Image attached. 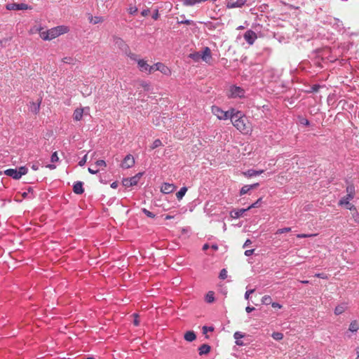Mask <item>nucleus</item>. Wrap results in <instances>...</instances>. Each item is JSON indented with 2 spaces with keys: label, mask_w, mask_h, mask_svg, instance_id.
<instances>
[{
  "label": "nucleus",
  "mask_w": 359,
  "mask_h": 359,
  "mask_svg": "<svg viewBox=\"0 0 359 359\" xmlns=\"http://www.w3.org/2000/svg\"><path fill=\"white\" fill-rule=\"evenodd\" d=\"M231 121L233 126L241 133H248L249 132L247 118L241 111L232 108Z\"/></svg>",
  "instance_id": "obj_1"
},
{
  "label": "nucleus",
  "mask_w": 359,
  "mask_h": 359,
  "mask_svg": "<svg viewBox=\"0 0 359 359\" xmlns=\"http://www.w3.org/2000/svg\"><path fill=\"white\" fill-rule=\"evenodd\" d=\"M28 168L26 166H20L18 168H9L4 171L6 175L12 177L14 180H19L22 175L27 173Z\"/></svg>",
  "instance_id": "obj_2"
},
{
  "label": "nucleus",
  "mask_w": 359,
  "mask_h": 359,
  "mask_svg": "<svg viewBox=\"0 0 359 359\" xmlns=\"http://www.w3.org/2000/svg\"><path fill=\"white\" fill-rule=\"evenodd\" d=\"M324 25H331L337 32H342L344 29L343 22L338 18L332 16H326L323 20H320Z\"/></svg>",
  "instance_id": "obj_3"
},
{
  "label": "nucleus",
  "mask_w": 359,
  "mask_h": 359,
  "mask_svg": "<svg viewBox=\"0 0 359 359\" xmlns=\"http://www.w3.org/2000/svg\"><path fill=\"white\" fill-rule=\"evenodd\" d=\"M212 113L219 120H227L231 118V109L224 111L219 107L212 106Z\"/></svg>",
  "instance_id": "obj_4"
},
{
  "label": "nucleus",
  "mask_w": 359,
  "mask_h": 359,
  "mask_svg": "<svg viewBox=\"0 0 359 359\" xmlns=\"http://www.w3.org/2000/svg\"><path fill=\"white\" fill-rule=\"evenodd\" d=\"M245 96V90L241 87L231 86L229 88V97L231 98H241Z\"/></svg>",
  "instance_id": "obj_5"
},
{
  "label": "nucleus",
  "mask_w": 359,
  "mask_h": 359,
  "mask_svg": "<svg viewBox=\"0 0 359 359\" xmlns=\"http://www.w3.org/2000/svg\"><path fill=\"white\" fill-rule=\"evenodd\" d=\"M113 41L115 46L118 48L125 54H128L129 46L126 44L123 39L118 36H114Z\"/></svg>",
  "instance_id": "obj_6"
},
{
  "label": "nucleus",
  "mask_w": 359,
  "mask_h": 359,
  "mask_svg": "<svg viewBox=\"0 0 359 359\" xmlns=\"http://www.w3.org/2000/svg\"><path fill=\"white\" fill-rule=\"evenodd\" d=\"M135 165V158L131 154H128L123 158L121 167L123 169H128Z\"/></svg>",
  "instance_id": "obj_7"
},
{
  "label": "nucleus",
  "mask_w": 359,
  "mask_h": 359,
  "mask_svg": "<svg viewBox=\"0 0 359 359\" xmlns=\"http://www.w3.org/2000/svg\"><path fill=\"white\" fill-rule=\"evenodd\" d=\"M359 330V323L356 320L351 322L348 331L345 333L347 338H351V333H356Z\"/></svg>",
  "instance_id": "obj_8"
},
{
  "label": "nucleus",
  "mask_w": 359,
  "mask_h": 359,
  "mask_svg": "<svg viewBox=\"0 0 359 359\" xmlns=\"http://www.w3.org/2000/svg\"><path fill=\"white\" fill-rule=\"evenodd\" d=\"M6 8L7 10H16V11L26 10V9L30 8V7H29L28 5L26 4H23V3L17 4V3H14V2L6 4Z\"/></svg>",
  "instance_id": "obj_9"
},
{
  "label": "nucleus",
  "mask_w": 359,
  "mask_h": 359,
  "mask_svg": "<svg viewBox=\"0 0 359 359\" xmlns=\"http://www.w3.org/2000/svg\"><path fill=\"white\" fill-rule=\"evenodd\" d=\"M243 37L249 45H252L257 38L256 33L251 29L247 30Z\"/></svg>",
  "instance_id": "obj_10"
},
{
  "label": "nucleus",
  "mask_w": 359,
  "mask_h": 359,
  "mask_svg": "<svg viewBox=\"0 0 359 359\" xmlns=\"http://www.w3.org/2000/svg\"><path fill=\"white\" fill-rule=\"evenodd\" d=\"M201 58L205 62H209L212 59L211 50L208 47L203 48V51L200 53Z\"/></svg>",
  "instance_id": "obj_11"
},
{
  "label": "nucleus",
  "mask_w": 359,
  "mask_h": 359,
  "mask_svg": "<svg viewBox=\"0 0 359 359\" xmlns=\"http://www.w3.org/2000/svg\"><path fill=\"white\" fill-rule=\"evenodd\" d=\"M156 66H157L158 71L161 72L163 74L166 76L171 74V70L163 63L156 62Z\"/></svg>",
  "instance_id": "obj_12"
},
{
  "label": "nucleus",
  "mask_w": 359,
  "mask_h": 359,
  "mask_svg": "<svg viewBox=\"0 0 359 359\" xmlns=\"http://www.w3.org/2000/svg\"><path fill=\"white\" fill-rule=\"evenodd\" d=\"M175 189L173 184L163 183L161 187V191L165 194L172 193Z\"/></svg>",
  "instance_id": "obj_13"
},
{
  "label": "nucleus",
  "mask_w": 359,
  "mask_h": 359,
  "mask_svg": "<svg viewBox=\"0 0 359 359\" xmlns=\"http://www.w3.org/2000/svg\"><path fill=\"white\" fill-rule=\"evenodd\" d=\"M137 66L141 72H148L149 73V66L147 61L142 59H140L137 60Z\"/></svg>",
  "instance_id": "obj_14"
},
{
  "label": "nucleus",
  "mask_w": 359,
  "mask_h": 359,
  "mask_svg": "<svg viewBox=\"0 0 359 359\" xmlns=\"http://www.w3.org/2000/svg\"><path fill=\"white\" fill-rule=\"evenodd\" d=\"M85 113V109L82 108H77L74 110L73 114L74 120L79 121H81L83 118V116Z\"/></svg>",
  "instance_id": "obj_15"
},
{
  "label": "nucleus",
  "mask_w": 359,
  "mask_h": 359,
  "mask_svg": "<svg viewBox=\"0 0 359 359\" xmlns=\"http://www.w3.org/2000/svg\"><path fill=\"white\" fill-rule=\"evenodd\" d=\"M73 191L76 194H83L84 192V189L83 188V182L80 181L76 182L73 186Z\"/></svg>",
  "instance_id": "obj_16"
},
{
  "label": "nucleus",
  "mask_w": 359,
  "mask_h": 359,
  "mask_svg": "<svg viewBox=\"0 0 359 359\" xmlns=\"http://www.w3.org/2000/svg\"><path fill=\"white\" fill-rule=\"evenodd\" d=\"M137 184L136 181V177H132L130 178L124 179L123 181V184L126 187H130L135 186Z\"/></svg>",
  "instance_id": "obj_17"
},
{
  "label": "nucleus",
  "mask_w": 359,
  "mask_h": 359,
  "mask_svg": "<svg viewBox=\"0 0 359 359\" xmlns=\"http://www.w3.org/2000/svg\"><path fill=\"white\" fill-rule=\"evenodd\" d=\"M88 20L90 23L96 25L103 22L104 19L101 16H93L91 14H88Z\"/></svg>",
  "instance_id": "obj_18"
},
{
  "label": "nucleus",
  "mask_w": 359,
  "mask_h": 359,
  "mask_svg": "<svg viewBox=\"0 0 359 359\" xmlns=\"http://www.w3.org/2000/svg\"><path fill=\"white\" fill-rule=\"evenodd\" d=\"M245 3V1H227L226 7L228 8H241Z\"/></svg>",
  "instance_id": "obj_19"
},
{
  "label": "nucleus",
  "mask_w": 359,
  "mask_h": 359,
  "mask_svg": "<svg viewBox=\"0 0 359 359\" xmlns=\"http://www.w3.org/2000/svg\"><path fill=\"white\" fill-rule=\"evenodd\" d=\"M184 338L186 341L191 342L196 339V336L194 331H187L184 334Z\"/></svg>",
  "instance_id": "obj_20"
},
{
  "label": "nucleus",
  "mask_w": 359,
  "mask_h": 359,
  "mask_svg": "<svg viewBox=\"0 0 359 359\" xmlns=\"http://www.w3.org/2000/svg\"><path fill=\"white\" fill-rule=\"evenodd\" d=\"M347 309V306L346 304H341L337 306L334 309V314L339 316L343 313L346 309Z\"/></svg>",
  "instance_id": "obj_21"
},
{
  "label": "nucleus",
  "mask_w": 359,
  "mask_h": 359,
  "mask_svg": "<svg viewBox=\"0 0 359 359\" xmlns=\"http://www.w3.org/2000/svg\"><path fill=\"white\" fill-rule=\"evenodd\" d=\"M354 198L350 195H346L344 197H342L338 203V205L339 206H343L344 204H348V203H350V201L353 200Z\"/></svg>",
  "instance_id": "obj_22"
},
{
  "label": "nucleus",
  "mask_w": 359,
  "mask_h": 359,
  "mask_svg": "<svg viewBox=\"0 0 359 359\" xmlns=\"http://www.w3.org/2000/svg\"><path fill=\"white\" fill-rule=\"evenodd\" d=\"M210 346L208 344H203L201 345L198 348L199 355H205L210 352Z\"/></svg>",
  "instance_id": "obj_23"
},
{
  "label": "nucleus",
  "mask_w": 359,
  "mask_h": 359,
  "mask_svg": "<svg viewBox=\"0 0 359 359\" xmlns=\"http://www.w3.org/2000/svg\"><path fill=\"white\" fill-rule=\"evenodd\" d=\"M244 337V334L241 332H236L233 334V337L236 339V344L238 346H243V343L241 341H239L240 339H242Z\"/></svg>",
  "instance_id": "obj_24"
},
{
  "label": "nucleus",
  "mask_w": 359,
  "mask_h": 359,
  "mask_svg": "<svg viewBox=\"0 0 359 359\" xmlns=\"http://www.w3.org/2000/svg\"><path fill=\"white\" fill-rule=\"evenodd\" d=\"M40 109V102H31L29 105V110L34 114H37Z\"/></svg>",
  "instance_id": "obj_25"
},
{
  "label": "nucleus",
  "mask_w": 359,
  "mask_h": 359,
  "mask_svg": "<svg viewBox=\"0 0 359 359\" xmlns=\"http://www.w3.org/2000/svg\"><path fill=\"white\" fill-rule=\"evenodd\" d=\"M346 194L355 197V186L353 184H349L346 189Z\"/></svg>",
  "instance_id": "obj_26"
},
{
  "label": "nucleus",
  "mask_w": 359,
  "mask_h": 359,
  "mask_svg": "<svg viewBox=\"0 0 359 359\" xmlns=\"http://www.w3.org/2000/svg\"><path fill=\"white\" fill-rule=\"evenodd\" d=\"M263 172H264L263 170H253V169H250L247 171L246 175L249 177H253V176L259 175L260 174H262Z\"/></svg>",
  "instance_id": "obj_27"
},
{
  "label": "nucleus",
  "mask_w": 359,
  "mask_h": 359,
  "mask_svg": "<svg viewBox=\"0 0 359 359\" xmlns=\"http://www.w3.org/2000/svg\"><path fill=\"white\" fill-rule=\"evenodd\" d=\"M55 28L57 31V34L59 36L61 34L67 33L69 32V28L64 25L57 26V27H55Z\"/></svg>",
  "instance_id": "obj_28"
},
{
  "label": "nucleus",
  "mask_w": 359,
  "mask_h": 359,
  "mask_svg": "<svg viewBox=\"0 0 359 359\" xmlns=\"http://www.w3.org/2000/svg\"><path fill=\"white\" fill-rule=\"evenodd\" d=\"M187 191V188L186 187H182L179 191L176 194V197L178 200H181L184 196L185 195Z\"/></svg>",
  "instance_id": "obj_29"
},
{
  "label": "nucleus",
  "mask_w": 359,
  "mask_h": 359,
  "mask_svg": "<svg viewBox=\"0 0 359 359\" xmlns=\"http://www.w3.org/2000/svg\"><path fill=\"white\" fill-rule=\"evenodd\" d=\"M48 34H49L50 40L59 36V35L57 34V31L55 27L48 29Z\"/></svg>",
  "instance_id": "obj_30"
},
{
  "label": "nucleus",
  "mask_w": 359,
  "mask_h": 359,
  "mask_svg": "<svg viewBox=\"0 0 359 359\" xmlns=\"http://www.w3.org/2000/svg\"><path fill=\"white\" fill-rule=\"evenodd\" d=\"M214 292L209 291L205 295V301L208 303H212L215 301Z\"/></svg>",
  "instance_id": "obj_31"
},
{
  "label": "nucleus",
  "mask_w": 359,
  "mask_h": 359,
  "mask_svg": "<svg viewBox=\"0 0 359 359\" xmlns=\"http://www.w3.org/2000/svg\"><path fill=\"white\" fill-rule=\"evenodd\" d=\"M262 198H258L255 203L251 204L250 206H248L246 210H250L251 208H259L262 205Z\"/></svg>",
  "instance_id": "obj_32"
},
{
  "label": "nucleus",
  "mask_w": 359,
  "mask_h": 359,
  "mask_svg": "<svg viewBox=\"0 0 359 359\" xmlns=\"http://www.w3.org/2000/svg\"><path fill=\"white\" fill-rule=\"evenodd\" d=\"M262 303L263 304H265V305H269V304H271L272 303V299L270 296L269 295H264L262 298Z\"/></svg>",
  "instance_id": "obj_33"
},
{
  "label": "nucleus",
  "mask_w": 359,
  "mask_h": 359,
  "mask_svg": "<svg viewBox=\"0 0 359 359\" xmlns=\"http://www.w3.org/2000/svg\"><path fill=\"white\" fill-rule=\"evenodd\" d=\"M252 189V186L245 185L240 190V195L243 196Z\"/></svg>",
  "instance_id": "obj_34"
},
{
  "label": "nucleus",
  "mask_w": 359,
  "mask_h": 359,
  "mask_svg": "<svg viewBox=\"0 0 359 359\" xmlns=\"http://www.w3.org/2000/svg\"><path fill=\"white\" fill-rule=\"evenodd\" d=\"M351 214H352V218L354 220V222L356 223H358L359 222V213L357 211V209H355V211H352Z\"/></svg>",
  "instance_id": "obj_35"
},
{
  "label": "nucleus",
  "mask_w": 359,
  "mask_h": 359,
  "mask_svg": "<svg viewBox=\"0 0 359 359\" xmlns=\"http://www.w3.org/2000/svg\"><path fill=\"white\" fill-rule=\"evenodd\" d=\"M272 337L275 339V340H280L283 339V334L281 333V332H273L272 334Z\"/></svg>",
  "instance_id": "obj_36"
},
{
  "label": "nucleus",
  "mask_w": 359,
  "mask_h": 359,
  "mask_svg": "<svg viewBox=\"0 0 359 359\" xmlns=\"http://www.w3.org/2000/svg\"><path fill=\"white\" fill-rule=\"evenodd\" d=\"M227 277V271L225 269H223L220 271L219 278L222 280L226 279Z\"/></svg>",
  "instance_id": "obj_37"
},
{
  "label": "nucleus",
  "mask_w": 359,
  "mask_h": 359,
  "mask_svg": "<svg viewBox=\"0 0 359 359\" xmlns=\"http://www.w3.org/2000/svg\"><path fill=\"white\" fill-rule=\"evenodd\" d=\"M40 36H41V38L42 39H43L45 41H50V36H49V34H48V31L41 32L40 33Z\"/></svg>",
  "instance_id": "obj_38"
},
{
  "label": "nucleus",
  "mask_w": 359,
  "mask_h": 359,
  "mask_svg": "<svg viewBox=\"0 0 359 359\" xmlns=\"http://www.w3.org/2000/svg\"><path fill=\"white\" fill-rule=\"evenodd\" d=\"M291 231V228L290 227H285V228H282V229H278L277 231H276V234H282V233H286V232H289Z\"/></svg>",
  "instance_id": "obj_39"
},
{
  "label": "nucleus",
  "mask_w": 359,
  "mask_h": 359,
  "mask_svg": "<svg viewBox=\"0 0 359 359\" xmlns=\"http://www.w3.org/2000/svg\"><path fill=\"white\" fill-rule=\"evenodd\" d=\"M128 57H129L131 60L136 61L137 62V55L135 53H133L130 51V50L128 52V54H126Z\"/></svg>",
  "instance_id": "obj_40"
},
{
  "label": "nucleus",
  "mask_w": 359,
  "mask_h": 359,
  "mask_svg": "<svg viewBox=\"0 0 359 359\" xmlns=\"http://www.w3.org/2000/svg\"><path fill=\"white\" fill-rule=\"evenodd\" d=\"M107 165L106 162L104 160H97L95 163V166L97 168L98 167L104 166L105 167Z\"/></svg>",
  "instance_id": "obj_41"
},
{
  "label": "nucleus",
  "mask_w": 359,
  "mask_h": 359,
  "mask_svg": "<svg viewBox=\"0 0 359 359\" xmlns=\"http://www.w3.org/2000/svg\"><path fill=\"white\" fill-rule=\"evenodd\" d=\"M346 209L349 210L351 212L355 211L356 209L355 206L351 203H348V204H344V205Z\"/></svg>",
  "instance_id": "obj_42"
},
{
  "label": "nucleus",
  "mask_w": 359,
  "mask_h": 359,
  "mask_svg": "<svg viewBox=\"0 0 359 359\" xmlns=\"http://www.w3.org/2000/svg\"><path fill=\"white\" fill-rule=\"evenodd\" d=\"M142 212L149 217H151V218H154L155 217V214H154L153 212H150L149 210L145 209V208H143L142 209Z\"/></svg>",
  "instance_id": "obj_43"
},
{
  "label": "nucleus",
  "mask_w": 359,
  "mask_h": 359,
  "mask_svg": "<svg viewBox=\"0 0 359 359\" xmlns=\"http://www.w3.org/2000/svg\"><path fill=\"white\" fill-rule=\"evenodd\" d=\"M248 210L245 209H240L237 212H235V217H241L245 212H246Z\"/></svg>",
  "instance_id": "obj_44"
},
{
  "label": "nucleus",
  "mask_w": 359,
  "mask_h": 359,
  "mask_svg": "<svg viewBox=\"0 0 359 359\" xmlns=\"http://www.w3.org/2000/svg\"><path fill=\"white\" fill-rule=\"evenodd\" d=\"M162 144L161 141L158 139L154 141L151 148L155 149L160 147Z\"/></svg>",
  "instance_id": "obj_45"
},
{
  "label": "nucleus",
  "mask_w": 359,
  "mask_h": 359,
  "mask_svg": "<svg viewBox=\"0 0 359 359\" xmlns=\"http://www.w3.org/2000/svg\"><path fill=\"white\" fill-rule=\"evenodd\" d=\"M62 62L66 64H72L74 58L72 57H65L62 59Z\"/></svg>",
  "instance_id": "obj_46"
},
{
  "label": "nucleus",
  "mask_w": 359,
  "mask_h": 359,
  "mask_svg": "<svg viewBox=\"0 0 359 359\" xmlns=\"http://www.w3.org/2000/svg\"><path fill=\"white\" fill-rule=\"evenodd\" d=\"M58 160H59V158H58L57 152L55 151V152L53 153L51 155V157H50L51 162L55 163V162L58 161Z\"/></svg>",
  "instance_id": "obj_47"
},
{
  "label": "nucleus",
  "mask_w": 359,
  "mask_h": 359,
  "mask_svg": "<svg viewBox=\"0 0 359 359\" xmlns=\"http://www.w3.org/2000/svg\"><path fill=\"white\" fill-rule=\"evenodd\" d=\"M137 11V8L135 6H130L128 8V12L131 15H134Z\"/></svg>",
  "instance_id": "obj_48"
},
{
  "label": "nucleus",
  "mask_w": 359,
  "mask_h": 359,
  "mask_svg": "<svg viewBox=\"0 0 359 359\" xmlns=\"http://www.w3.org/2000/svg\"><path fill=\"white\" fill-rule=\"evenodd\" d=\"M87 161V154L79 161L78 165L79 166H83Z\"/></svg>",
  "instance_id": "obj_49"
},
{
  "label": "nucleus",
  "mask_w": 359,
  "mask_h": 359,
  "mask_svg": "<svg viewBox=\"0 0 359 359\" xmlns=\"http://www.w3.org/2000/svg\"><path fill=\"white\" fill-rule=\"evenodd\" d=\"M320 85H318V84L313 85L311 88L310 92H312V93L318 92V90L320 89Z\"/></svg>",
  "instance_id": "obj_50"
},
{
  "label": "nucleus",
  "mask_w": 359,
  "mask_h": 359,
  "mask_svg": "<svg viewBox=\"0 0 359 359\" xmlns=\"http://www.w3.org/2000/svg\"><path fill=\"white\" fill-rule=\"evenodd\" d=\"M214 328L212 327L203 326V333L206 334L208 332H212Z\"/></svg>",
  "instance_id": "obj_51"
},
{
  "label": "nucleus",
  "mask_w": 359,
  "mask_h": 359,
  "mask_svg": "<svg viewBox=\"0 0 359 359\" xmlns=\"http://www.w3.org/2000/svg\"><path fill=\"white\" fill-rule=\"evenodd\" d=\"M255 292V289L248 290L245 293V299H249V297L251 294H252Z\"/></svg>",
  "instance_id": "obj_52"
},
{
  "label": "nucleus",
  "mask_w": 359,
  "mask_h": 359,
  "mask_svg": "<svg viewBox=\"0 0 359 359\" xmlns=\"http://www.w3.org/2000/svg\"><path fill=\"white\" fill-rule=\"evenodd\" d=\"M313 234H306V233H299L297 235V237L299 238H305L313 236Z\"/></svg>",
  "instance_id": "obj_53"
},
{
  "label": "nucleus",
  "mask_w": 359,
  "mask_h": 359,
  "mask_svg": "<svg viewBox=\"0 0 359 359\" xmlns=\"http://www.w3.org/2000/svg\"><path fill=\"white\" fill-rule=\"evenodd\" d=\"M99 170L95 166V168H88V172L91 174H97Z\"/></svg>",
  "instance_id": "obj_54"
},
{
  "label": "nucleus",
  "mask_w": 359,
  "mask_h": 359,
  "mask_svg": "<svg viewBox=\"0 0 359 359\" xmlns=\"http://www.w3.org/2000/svg\"><path fill=\"white\" fill-rule=\"evenodd\" d=\"M155 71H158L157 66H156V64H154V65L149 66V74L153 73Z\"/></svg>",
  "instance_id": "obj_55"
},
{
  "label": "nucleus",
  "mask_w": 359,
  "mask_h": 359,
  "mask_svg": "<svg viewBox=\"0 0 359 359\" xmlns=\"http://www.w3.org/2000/svg\"><path fill=\"white\" fill-rule=\"evenodd\" d=\"M190 57L192 59L197 60L198 58L201 57L200 53H196L190 55Z\"/></svg>",
  "instance_id": "obj_56"
},
{
  "label": "nucleus",
  "mask_w": 359,
  "mask_h": 359,
  "mask_svg": "<svg viewBox=\"0 0 359 359\" xmlns=\"http://www.w3.org/2000/svg\"><path fill=\"white\" fill-rule=\"evenodd\" d=\"M271 306L274 309H280L282 308V305H280L279 303L278 302H272L271 303Z\"/></svg>",
  "instance_id": "obj_57"
},
{
  "label": "nucleus",
  "mask_w": 359,
  "mask_h": 359,
  "mask_svg": "<svg viewBox=\"0 0 359 359\" xmlns=\"http://www.w3.org/2000/svg\"><path fill=\"white\" fill-rule=\"evenodd\" d=\"M255 250L254 249H252V250H247L245 251V256H250L253 254Z\"/></svg>",
  "instance_id": "obj_58"
},
{
  "label": "nucleus",
  "mask_w": 359,
  "mask_h": 359,
  "mask_svg": "<svg viewBox=\"0 0 359 359\" xmlns=\"http://www.w3.org/2000/svg\"><path fill=\"white\" fill-rule=\"evenodd\" d=\"M183 2L185 6H193L196 3H199L200 1H183Z\"/></svg>",
  "instance_id": "obj_59"
},
{
  "label": "nucleus",
  "mask_w": 359,
  "mask_h": 359,
  "mask_svg": "<svg viewBox=\"0 0 359 359\" xmlns=\"http://www.w3.org/2000/svg\"><path fill=\"white\" fill-rule=\"evenodd\" d=\"M179 23L190 25L193 23V21L190 20H181L180 22H179Z\"/></svg>",
  "instance_id": "obj_60"
},
{
  "label": "nucleus",
  "mask_w": 359,
  "mask_h": 359,
  "mask_svg": "<svg viewBox=\"0 0 359 359\" xmlns=\"http://www.w3.org/2000/svg\"><path fill=\"white\" fill-rule=\"evenodd\" d=\"M255 310V308L254 307H252V306H247L245 308V311L248 313H251L252 311H253Z\"/></svg>",
  "instance_id": "obj_61"
},
{
  "label": "nucleus",
  "mask_w": 359,
  "mask_h": 359,
  "mask_svg": "<svg viewBox=\"0 0 359 359\" xmlns=\"http://www.w3.org/2000/svg\"><path fill=\"white\" fill-rule=\"evenodd\" d=\"M39 163H34V164L32 165V170H39Z\"/></svg>",
  "instance_id": "obj_62"
},
{
  "label": "nucleus",
  "mask_w": 359,
  "mask_h": 359,
  "mask_svg": "<svg viewBox=\"0 0 359 359\" xmlns=\"http://www.w3.org/2000/svg\"><path fill=\"white\" fill-rule=\"evenodd\" d=\"M158 18V11L156 10L155 13L152 15V18L154 20H157Z\"/></svg>",
  "instance_id": "obj_63"
},
{
  "label": "nucleus",
  "mask_w": 359,
  "mask_h": 359,
  "mask_svg": "<svg viewBox=\"0 0 359 359\" xmlns=\"http://www.w3.org/2000/svg\"><path fill=\"white\" fill-rule=\"evenodd\" d=\"M251 243H252L250 239H247L243 245V248H245L248 247Z\"/></svg>",
  "instance_id": "obj_64"
}]
</instances>
